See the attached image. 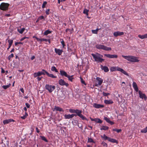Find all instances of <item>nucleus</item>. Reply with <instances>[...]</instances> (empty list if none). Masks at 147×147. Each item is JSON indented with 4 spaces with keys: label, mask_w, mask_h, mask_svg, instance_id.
Segmentation results:
<instances>
[{
    "label": "nucleus",
    "mask_w": 147,
    "mask_h": 147,
    "mask_svg": "<svg viewBox=\"0 0 147 147\" xmlns=\"http://www.w3.org/2000/svg\"><path fill=\"white\" fill-rule=\"evenodd\" d=\"M91 55L95 61L102 63L104 61V59L102 58L103 57L102 55L99 53H96L95 54L92 53Z\"/></svg>",
    "instance_id": "nucleus-1"
},
{
    "label": "nucleus",
    "mask_w": 147,
    "mask_h": 147,
    "mask_svg": "<svg viewBox=\"0 0 147 147\" xmlns=\"http://www.w3.org/2000/svg\"><path fill=\"white\" fill-rule=\"evenodd\" d=\"M122 57L128 61L131 62H137L139 61L138 57L133 56H125L122 55Z\"/></svg>",
    "instance_id": "nucleus-2"
},
{
    "label": "nucleus",
    "mask_w": 147,
    "mask_h": 147,
    "mask_svg": "<svg viewBox=\"0 0 147 147\" xmlns=\"http://www.w3.org/2000/svg\"><path fill=\"white\" fill-rule=\"evenodd\" d=\"M110 70L111 71H114L116 70L118 71L121 72L122 73L127 76H129L128 74L125 71L122 69L118 67H111Z\"/></svg>",
    "instance_id": "nucleus-3"
},
{
    "label": "nucleus",
    "mask_w": 147,
    "mask_h": 147,
    "mask_svg": "<svg viewBox=\"0 0 147 147\" xmlns=\"http://www.w3.org/2000/svg\"><path fill=\"white\" fill-rule=\"evenodd\" d=\"M96 48L99 49H102L106 51H111V48L108 47L103 45L97 44L96 45Z\"/></svg>",
    "instance_id": "nucleus-4"
},
{
    "label": "nucleus",
    "mask_w": 147,
    "mask_h": 147,
    "mask_svg": "<svg viewBox=\"0 0 147 147\" xmlns=\"http://www.w3.org/2000/svg\"><path fill=\"white\" fill-rule=\"evenodd\" d=\"M9 4L7 3H2L0 5V9L2 10L6 11L8 10Z\"/></svg>",
    "instance_id": "nucleus-5"
},
{
    "label": "nucleus",
    "mask_w": 147,
    "mask_h": 147,
    "mask_svg": "<svg viewBox=\"0 0 147 147\" xmlns=\"http://www.w3.org/2000/svg\"><path fill=\"white\" fill-rule=\"evenodd\" d=\"M45 88L49 93H51L55 89V87L54 85L46 84L45 86Z\"/></svg>",
    "instance_id": "nucleus-6"
},
{
    "label": "nucleus",
    "mask_w": 147,
    "mask_h": 147,
    "mask_svg": "<svg viewBox=\"0 0 147 147\" xmlns=\"http://www.w3.org/2000/svg\"><path fill=\"white\" fill-rule=\"evenodd\" d=\"M82 111L81 110H80L78 109H76V111L75 112V113H76V116H78L79 117H80V118H81L82 120H86L87 121L88 120L86 118V117L84 116L82 114Z\"/></svg>",
    "instance_id": "nucleus-7"
},
{
    "label": "nucleus",
    "mask_w": 147,
    "mask_h": 147,
    "mask_svg": "<svg viewBox=\"0 0 147 147\" xmlns=\"http://www.w3.org/2000/svg\"><path fill=\"white\" fill-rule=\"evenodd\" d=\"M58 82L59 85L62 86H65L66 87H67L69 86L68 83L66 82L63 80L62 79L59 80Z\"/></svg>",
    "instance_id": "nucleus-8"
},
{
    "label": "nucleus",
    "mask_w": 147,
    "mask_h": 147,
    "mask_svg": "<svg viewBox=\"0 0 147 147\" xmlns=\"http://www.w3.org/2000/svg\"><path fill=\"white\" fill-rule=\"evenodd\" d=\"M96 80H97V83L96 84L95 86H99L102 83L103 80L99 77H97L96 78Z\"/></svg>",
    "instance_id": "nucleus-9"
},
{
    "label": "nucleus",
    "mask_w": 147,
    "mask_h": 147,
    "mask_svg": "<svg viewBox=\"0 0 147 147\" xmlns=\"http://www.w3.org/2000/svg\"><path fill=\"white\" fill-rule=\"evenodd\" d=\"M104 55L107 57L111 59L117 58L118 57V56L116 55L105 54Z\"/></svg>",
    "instance_id": "nucleus-10"
},
{
    "label": "nucleus",
    "mask_w": 147,
    "mask_h": 147,
    "mask_svg": "<svg viewBox=\"0 0 147 147\" xmlns=\"http://www.w3.org/2000/svg\"><path fill=\"white\" fill-rule=\"evenodd\" d=\"M35 37L36 39L38 41L40 42H42V41H45V42H48L49 43H50V40L49 39H47L45 38H39L37 37H35L34 36L33 38Z\"/></svg>",
    "instance_id": "nucleus-11"
},
{
    "label": "nucleus",
    "mask_w": 147,
    "mask_h": 147,
    "mask_svg": "<svg viewBox=\"0 0 147 147\" xmlns=\"http://www.w3.org/2000/svg\"><path fill=\"white\" fill-rule=\"evenodd\" d=\"M124 34V32H120L119 31L115 32L113 33V35L114 36L116 37L117 36H119L123 35Z\"/></svg>",
    "instance_id": "nucleus-12"
},
{
    "label": "nucleus",
    "mask_w": 147,
    "mask_h": 147,
    "mask_svg": "<svg viewBox=\"0 0 147 147\" xmlns=\"http://www.w3.org/2000/svg\"><path fill=\"white\" fill-rule=\"evenodd\" d=\"M138 93L139 94L140 97L142 99H143L144 98L145 100L147 99V97L144 94H143L142 92L140 90L138 91Z\"/></svg>",
    "instance_id": "nucleus-13"
},
{
    "label": "nucleus",
    "mask_w": 147,
    "mask_h": 147,
    "mask_svg": "<svg viewBox=\"0 0 147 147\" xmlns=\"http://www.w3.org/2000/svg\"><path fill=\"white\" fill-rule=\"evenodd\" d=\"M93 106L97 109L101 108L104 107V105H103L98 104L96 103L94 104Z\"/></svg>",
    "instance_id": "nucleus-14"
},
{
    "label": "nucleus",
    "mask_w": 147,
    "mask_h": 147,
    "mask_svg": "<svg viewBox=\"0 0 147 147\" xmlns=\"http://www.w3.org/2000/svg\"><path fill=\"white\" fill-rule=\"evenodd\" d=\"M100 68L105 72H108L109 71V69L108 67L106 66H103L101 65H100Z\"/></svg>",
    "instance_id": "nucleus-15"
},
{
    "label": "nucleus",
    "mask_w": 147,
    "mask_h": 147,
    "mask_svg": "<svg viewBox=\"0 0 147 147\" xmlns=\"http://www.w3.org/2000/svg\"><path fill=\"white\" fill-rule=\"evenodd\" d=\"M55 53L59 55H61L63 52V51L62 50H61L60 49H57V48H55Z\"/></svg>",
    "instance_id": "nucleus-16"
},
{
    "label": "nucleus",
    "mask_w": 147,
    "mask_h": 147,
    "mask_svg": "<svg viewBox=\"0 0 147 147\" xmlns=\"http://www.w3.org/2000/svg\"><path fill=\"white\" fill-rule=\"evenodd\" d=\"M42 71H45L47 76L50 77L52 78H56L57 77L56 76H54L53 74H49L48 72L45 71L44 69H42Z\"/></svg>",
    "instance_id": "nucleus-17"
},
{
    "label": "nucleus",
    "mask_w": 147,
    "mask_h": 147,
    "mask_svg": "<svg viewBox=\"0 0 147 147\" xmlns=\"http://www.w3.org/2000/svg\"><path fill=\"white\" fill-rule=\"evenodd\" d=\"M14 121L13 119H10L4 120L3 121V123L4 125H5L7 124H8L11 122Z\"/></svg>",
    "instance_id": "nucleus-18"
},
{
    "label": "nucleus",
    "mask_w": 147,
    "mask_h": 147,
    "mask_svg": "<svg viewBox=\"0 0 147 147\" xmlns=\"http://www.w3.org/2000/svg\"><path fill=\"white\" fill-rule=\"evenodd\" d=\"M104 119L107 122L110 123L111 125H112L114 124V123L112 121H111L109 118H108L106 117H104Z\"/></svg>",
    "instance_id": "nucleus-19"
},
{
    "label": "nucleus",
    "mask_w": 147,
    "mask_h": 147,
    "mask_svg": "<svg viewBox=\"0 0 147 147\" xmlns=\"http://www.w3.org/2000/svg\"><path fill=\"white\" fill-rule=\"evenodd\" d=\"M60 72V74L62 76H65L66 77L68 75L67 73L64 70H61Z\"/></svg>",
    "instance_id": "nucleus-20"
},
{
    "label": "nucleus",
    "mask_w": 147,
    "mask_h": 147,
    "mask_svg": "<svg viewBox=\"0 0 147 147\" xmlns=\"http://www.w3.org/2000/svg\"><path fill=\"white\" fill-rule=\"evenodd\" d=\"M105 103L107 105L111 104L113 103V102L111 100H105L104 101Z\"/></svg>",
    "instance_id": "nucleus-21"
},
{
    "label": "nucleus",
    "mask_w": 147,
    "mask_h": 147,
    "mask_svg": "<svg viewBox=\"0 0 147 147\" xmlns=\"http://www.w3.org/2000/svg\"><path fill=\"white\" fill-rule=\"evenodd\" d=\"M138 37L141 39L146 38H147V34L143 35H138Z\"/></svg>",
    "instance_id": "nucleus-22"
},
{
    "label": "nucleus",
    "mask_w": 147,
    "mask_h": 147,
    "mask_svg": "<svg viewBox=\"0 0 147 147\" xmlns=\"http://www.w3.org/2000/svg\"><path fill=\"white\" fill-rule=\"evenodd\" d=\"M54 109L56 110V111L63 112H64V110L61 108L55 106Z\"/></svg>",
    "instance_id": "nucleus-23"
},
{
    "label": "nucleus",
    "mask_w": 147,
    "mask_h": 147,
    "mask_svg": "<svg viewBox=\"0 0 147 147\" xmlns=\"http://www.w3.org/2000/svg\"><path fill=\"white\" fill-rule=\"evenodd\" d=\"M108 141L111 142L113 143H116L117 144L118 143V142L116 140L113 138H109Z\"/></svg>",
    "instance_id": "nucleus-24"
},
{
    "label": "nucleus",
    "mask_w": 147,
    "mask_h": 147,
    "mask_svg": "<svg viewBox=\"0 0 147 147\" xmlns=\"http://www.w3.org/2000/svg\"><path fill=\"white\" fill-rule=\"evenodd\" d=\"M109 127L108 126H107L105 125H102V127L100 128L101 130H107L108 129Z\"/></svg>",
    "instance_id": "nucleus-25"
},
{
    "label": "nucleus",
    "mask_w": 147,
    "mask_h": 147,
    "mask_svg": "<svg viewBox=\"0 0 147 147\" xmlns=\"http://www.w3.org/2000/svg\"><path fill=\"white\" fill-rule=\"evenodd\" d=\"M94 121L97 123H102V121L99 118H95Z\"/></svg>",
    "instance_id": "nucleus-26"
},
{
    "label": "nucleus",
    "mask_w": 147,
    "mask_h": 147,
    "mask_svg": "<svg viewBox=\"0 0 147 147\" xmlns=\"http://www.w3.org/2000/svg\"><path fill=\"white\" fill-rule=\"evenodd\" d=\"M73 77V75L69 76L68 75L66 77L68 78V80L69 81H70L71 82H72L73 80L74 79Z\"/></svg>",
    "instance_id": "nucleus-27"
},
{
    "label": "nucleus",
    "mask_w": 147,
    "mask_h": 147,
    "mask_svg": "<svg viewBox=\"0 0 147 147\" xmlns=\"http://www.w3.org/2000/svg\"><path fill=\"white\" fill-rule=\"evenodd\" d=\"M101 137L102 138H103V139L105 140H109V138H110L107 136L105 134H104L103 136H101Z\"/></svg>",
    "instance_id": "nucleus-28"
},
{
    "label": "nucleus",
    "mask_w": 147,
    "mask_h": 147,
    "mask_svg": "<svg viewBox=\"0 0 147 147\" xmlns=\"http://www.w3.org/2000/svg\"><path fill=\"white\" fill-rule=\"evenodd\" d=\"M51 32H52L51 31H50L49 30H46V31H45L44 32V35H47L48 34H49L51 33Z\"/></svg>",
    "instance_id": "nucleus-29"
},
{
    "label": "nucleus",
    "mask_w": 147,
    "mask_h": 147,
    "mask_svg": "<svg viewBox=\"0 0 147 147\" xmlns=\"http://www.w3.org/2000/svg\"><path fill=\"white\" fill-rule=\"evenodd\" d=\"M51 70L53 71H55L56 72H58L55 66H52L51 68Z\"/></svg>",
    "instance_id": "nucleus-30"
},
{
    "label": "nucleus",
    "mask_w": 147,
    "mask_h": 147,
    "mask_svg": "<svg viewBox=\"0 0 147 147\" xmlns=\"http://www.w3.org/2000/svg\"><path fill=\"white\" fill-rule=\"evenodd\" d=\"M25 30V28H22L20 29H18L17 30L18 32H19L21 34H22L24 32V30Z\"/></svg>",
    "instance_id": "nucleus-31"
},
{
    "label": "nucleus",
    "mask_w": 147,
    "mask_h": 147,
    "mask_svg": "<svg viewBox=\"0 0 147 147\" xmlns=\"http://www.w3.org/2000/svg\"><path fill=\"white\" fill-rule=\"evenodd\" d=\"M141 132L142 133H146L147 132V126L145 128L143 129L141 131Z\"/></svg>",
    "instance_id": "nucleus-32"
},
{
    "label": "nucleus",
    "mask_w": 147,
    "mask_h": 147,
    "mask_svg": "<svg viewBox=\"0 0 147 147\" xmlns=\"http://www.w3.org/2000/svg\"><path fill=\"white\" fill-rule=\"evenodd\" d=\"M11 86V84H9L8 85H4L2 86L4 89H6L7 88H9Z\"/></svg>",
    "instance_id": "nucleus-33"
},
{
    "label": "nucleus",
    "mask_w": 147,
    "mask_h": 147,
    "mask_svg": "<svg viewBox=\"0 0 147 147\" xmlns=\"http://www.w3.org/2000/svg\"><path fill=\"white\" fill-rule=\"evenodd\" d=\"M89 11V10L86 9H84V11L83 12L84 13L86 14L87 16L88 15V12Z\"/></svg>",
    "instance_id": "nucleus-34"
},
{
    "label": "nucleus",
    "mask_w": 147,
    "mask_h": 147,
    "mask_svg": "<svg viewBox=\"0 0 147 147\" xmlns=\"http://www.w3.org/2000/svg\"><path fill=\"white\" fill-rule=\"evenodd\" d=\"M64 116L65 119H69L71 118L70 115L69 114L68 115L65 114Z\"/></svg>",
    "instance_id": "nucleus-35"
},
{
    "label": "nucleus",
    "mask_w": 147,
    "mask_h": 147,
    "mask_svg": "<svg viewBox=\"0 0 147 147\" xmlns=\"http://www.w3.org/2000/svg\"><path fill=\"white\" fill-rule=\"evenodd\" d=\"M60 40H61V42L63 48H65V44L64 42V41L63 39H61Z\"/></svg>",
    "instance_id": "nucleus-36"
},
{
    "label": "nucleus",
    "mask_w": 147,
    "mask_h": 147,
    "mask_svg": "<svg viewBox=\"0 0 147 147\" xmlns=\"http://www.w3.org/2000/svg\"><path fill=\"white\" fill-rule=\"evenodd\" d=\"M99 30V29L97 28L95 30H92V31L93 34H97V33L98 31Z\"/></svg>",
    "instance_id": "nucleus-37"
},
{
    "label": "nucleus",
    "mask_w": 147,
    "mask_h": 147,
    "mask_svg": "<svg viewBox=\"0 0 147 147\" xmlns=\"http://www.w3.org/2000/svg\"><path fill=\"white\" fill-rule=\"evenodd\" d=\"M14 57L13 54L11 53L10 55H9L7 57V59L9 60H10L11 58H13Z\"/></svg>",
    "instance_id": "nucleus-38"
},
{
    "label": "nucleus",
    "mask_w": 147,
    "mask_h": 147,
    "mask_svg": "<svg viewBox=\"0 0 147 147\" xmlns=\"http://www.w3.org/2000/svg\"><path fill=\"white\" fill-rule=\"evenodd\" d=\"M40 137L41 138L42 140L44 141H45L46 142H48L47 140V139H46V138L44 136H40Z\"/></svg>",
    "instance_id": "nucleus-39"
},
{
    "label": "nucleus",
    "mask_w": 147,
    "mask_h": 147,
    "mask_svg": "<svg viewBox=\"0 0 147 147\" xmlns=\"http://www.w3.org/2000/svg\"><path fill=\"white\" fill-rule=\"evenodd\" d=\"M70 113H75L76 111V109H70L69 110Z\"/></svg>",
    "instance_id": "nucleus-40"
},
{
    "label": "nucleus",
    "mask_w": 147,
    "mask_h": 147,
    "mask_svg": "<svg viewBox=\"0 0 147 147\" xmlns=\"http://www.w3.org/2000/svg\"><path fill=\"white\" fill-rule=\"evenodd\" d=\"M8 42L9 43V45H10L11 46L13 43V40H8Z\"/></svg>",
    "instance_id": "nucleus-41"
},
{
    "label": "nucleus",
    "mask_w": 147,
    "mask_h": 147,
    "mask_svg": "<svg viewBox=\"0 0 147 147\" xmlns=\"http://www.w3.org/2000/svg\"><path fill=\"white\" fill-rule=\"evenodd\" d=\"M88 142H94L92 139L91 138H88Z\"/></svg>",
    "instance_id": "nucleus-42"
},
{
    "label": "nucleus",
    "mask_w": 147,
    "mask_h": 147,
    "mask_svg": "<svg viewBox=\"0 0 147 147\" xmlns=\"http://www.w3.org/2000/svg\"><path fill=\"white\" fill-rule=\"evenodd\" d=\"M47 4V2L46 1H44L42 5V8H44L45 7V5Z\"/></svg>",
    "instance_id": "nucleus-43"
},
{
    "label": "nucleus",
    "mask_w": 147,
    "mask_h": 147,
    "mask_svg": "<svg viewBox=\"0 0 147 147\" xmlns=\"http://www.w3.org/2000/svg\"><path fill=\"white\" fill-rule=\"evenodd\" d=\"M101 144L103 145L105 147H107V144L105 143L104 142H102L101 143Z\"/></svg>",
    "instance_id": "nucleus-44"
},
{
    "label": "nucleus",
    "mask_w": 147,
    "mask_h": 147,
    "mask_svg": "<svg viewBox=\"0 0 147 147\" xmlns=\"http://www.w3.org/2000/svg\"><path fill=\"white\" fill-rule=\"evenodd\" d=\"M132 85L134 88L138 87L136 83L135 82H133Z\"/></svg>",
    "instance_id": "nucleus-45"
},
{
    "label": "nucleus",
    "mask_w": 147,
    "mask_h": 147,
    "mask_svg": "<svg viewBox=\"0 0 147 147\" xmlns=\"http://www.w3.org/2000/svg\"><path fill=\"white\" fill-rule=\"evenodd\" d=\"M103 95L104 96H107L108 95H110V93H105L104 92H103L102 93Z\"/></svg>",
    "instance_id": "nucleus-46"
},
{
    "label": "nucleus",
    "mask_w": 147,
    "mask_h": 147,
    "mask_svg": "<svg viewBox=\"0 0 147 147\" xmlns=\"http://www.w3.org/2000/svg\"><path fill=\"white\" fill-rule=\"evenodd\" d=\"M80 80H81V82L85 85H86V84L85 83V81L84 80H83V78H82L81 77H80Z\"/></svg>",
    "instance_id": "nucleus-47"
},
{
    "label": "nucleus",
    "mask_w": 147,
    "mask_h": 147,
    "mask_svg": "<svg viewBox=\"0 0 147 147\" xmlns=\"http://www.w3.org/2000/svg\"><path fill=\"white\" fill-rule=\"evenodd\" d=\"M38 18V20H40L43 19L44 18V17L43 16H41L39 17Z\"/></svg>",
    "instance_id": "nucleus-48"
},
{
    "label": "nucleus",
    "mask_w": 147,
    "mask_h": 147,
    "mask_svg": "<svg viewBox=\"0 0 147 147\" xmlns=\"http://www.w3.org/2000/svg\"><path fill=\"white\" fill-rule=\"evenodd\" d=\"M28 38V37H23V38H22L20 40L21 41H22L23 40H24L25 39H26V38Z\"/></svg>",
    "instance_id": "nucleus-49"
},
{
    "label": "nucleus",
    "mask_w": 147,
    "mask_h": 147,
    "mask_svg": "<svg viewBox=\"0 0 147 147\" xmlns=\"http://www.w3.org/2000/svg\"><path fill=\"white\" fill-rule=\"evenodd\" d=\"M70 115V117H71V118H72L74 116H75V117L76 116V115L75 114H72Z\"/></svg>",
    "instance_id": "nucleus-50"
},
{
    "label": "nucleus",
    "mask_w": 147,
    "mask_h": 147,
    "mask_svg": "<svg viewBox=\"0 0 147 147\" xmlns=\"http://www.w3.org/2000/svg\"><path fill=\"white\" fill-rule=\"evenodd\" d=\"M25 105L28 108H29L30 107V105L28 103H25Z\"/></svg>",
    "instance_id": "nucleus-51"
},
{
    "label": "nucleus",
    "mask_w": 147,
    "mask_h": 147,
    "mask_svg": "<svg viewBox=\"0 0 147 147\" xmlns=\"http://www.w3.org/2000/svg\"><path fill=\"white\" fill-rule=\"evenodd\" d=\"M50 11V9H48L46 10V13L47 15H49V12Z\"/></svg>",
    "instance_id": "nucleus-52"
},
{
    "label": "nucleus",
    "mask_w": 147,
    "mask_h": 147,
    "mask_svg": "<svg viewBox=\"0 0 147 147\" xmlns=\"http://www.w3.org/2000/svg\"><path fill=\"white\" fill-rule=\"evenodd\" d=\"M34 76L35 78L37 76H38L37 72H36L34 74Z\"/></svg>",
    "instance_id": "nucleus-53"
},
{
    "label": "nucleus",
    "mask_w": 147,
    "mask_h": 147,
    "mask_svg": "<svg viewBox=\"0 0 147 147\" xmlns=\"http://www.w3.org/2000/svg\"><path fill=\"white\" fill-rule=\"evenodd\" d=\"M134 89L136 92H138V87L134 88Z\"/></svg>",
    "instance_id": "nucleus-54"
},
{
    "label": "nucleus",
    "mask_w": 147,
    "mask_h": 147,
    "mask_svg": "<svg viewBox=\"0 0 147 147\" xmlns=\"http://www.w3.org/2000/svg\"><path fill=\"white\" fill-rule=\"evenodd\" d=\"M37 73L38 75V76H40L42 75L41 73V71H38L37 72Z\"/></svg>",
    "instance_id": "nucleus-55"
},
{
    "label": "nucleus",
    "mask_w": 147,
    "mask_h": 147,
    "mask_svg": "<svg viewBox=\"0 0 147 147\" xmlns=\"http://www.w3.org/2000/svg\"><path fill=\"white\" fill-rule=\"evenodd\" d=\"M20 117L23 119H25L26 117V116L24 115L23 116H21Z\"/></svg>",
    "instance_id": "nucleus-56"
},
{
    "label": "nucleus",
    "mask_w": 147,
    "mask_h": 147,
    "mask_svg": "<svg viewBox=\"0 0 147 147\" xmlns=\"http://www.w3.org/2000/svg\"><path fill=\"white\" fill-rule=\"evenodd\" d=\"M20 90L21 91V92H22L23 93H24V89L23 88H21L20 89Z\"/></svg>",
    "instance_id": "nucleus-57"
},
{
    "label": "nucleus",
    "mask_w": 147,
    "mask_h": 147,
    "mask_svg": "<svg viewBox=\"0 0 147 147\" xmlns=\"http://www.w3.org/2000/svg\"><path fill=\"white\" fill-rule=\"evenodd\" d=\"M65 0H58V3L59 4L60 2L64 1Z\"/></svg>",
    "instance_id": "nucleus-58"
},
{
    "label": "nucleus",
    "mask_w": 147,
    "mask_h": 147,
    "mask_svg": "<svg viewBox=\"0 0 147 147\" xmlns=\"http://www.w3.org/2000/svg\"><path fill=\"white\" fill-rule=\"evenodd\" d=\"M36 129L37 133H39L40 132L39 130L38 129L37 127H36Z\"/></svg>",
    "instance_id": "nucleus-59"
},
{
    "label": "nucleus",
    "mask_w": 147,
    "mask_h": 147,
    "mask_svg": "<svg viewBox=\"0 0 147 147\" xmlns=\"http://www.w3.org/2000/svg\"><path fill=\"white\" fill-rule=\"evenodd\" d=\"M41 73L42 75H45V74H46L45 71H42H42H41Z\"/></svg>",
    "instance_id": "nucleus-60"
},
{
    "label": "nucleus",
    "mask_w": 147,
    "mask_h": 147,
    "mask_svg": "<svg viewBox=\"0 0 147 147\" xmlns=\"http://www.w3.org/2000/svg\"><path fill=\"white\" fill-rule=\"evenodd\" d=\"M121 131V130L120 129H117L116 132L117 133H119Z\"/></svg>",
    "instance_id": "nucleus-61"
},
{
    "label": "nucleus",
    "mask_w": 147,
    "mask_h": 147,
    "mask_svg": "<svg viewBox=\"0 0 147 147\" xmlns=\"http://www.w3.org/2000/svg\"><path fill=\"white\" fill-rule=\"evenodd\" d=\"M41 78L42 77H38L37 78V80L38 81H40L41 79Z\"/></svg>",
    "instance_id": "nucleus-62"
},
{
    "label": "nucleus",
    "mask_w": 147,
    "mask_h": 147,
    "mask_svg": "<svg viewBox=\"0 0 147 147\" xmlns=\"http://www.w3.org/2000/svg\"><path fill=\"white\" fill-rule=\"evenodd\" d=\"M5 16H7V17H9L11 16V15L10 14H5Z\"/></svg>",
    "instance_id": "nucleus-63"
},
{
    "label": "nucleus",
    "mask_w": 147,
    "mask_h": 147,
    "mask_svg": "<svg viewBox=\"0 0 147 147\" xmlns=\"http://www.w3.org/2000/svg\"><path fill=\"white\" fill-rule=\"evenodd\" d=\"M35 58V57L34 56H32L31 58V59L32 60H33V59H34Z\"/></svg>",
    "instance_id": "nucleus-64"
}]
</instances>
